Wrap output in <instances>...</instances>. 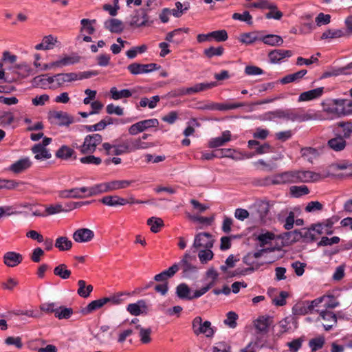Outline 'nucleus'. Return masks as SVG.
Wrapping results in <instances>:
<instances>
[{
  "label": "nucleus",
  "mask_w": 352,
  "mask_h": 352,
  "mask_svg": "<svg viewBox=\"0 0 352 352\" xmlns=\"http://www.w3.org/2000/svg\"><path fill=\"white\" fill-rule=\"evenodd\" d=\"M338 129L343 133L344 138L350 137L352 133V122H340L338 124Z\"/></svg>",
  "instance_id": "nucleus-57"
},
{
  "label": "nucleus",
  "mask_w": 352,
  "mask_h": 352,
  "mask_svg": "<svg viewBox=\"0 0 352 352\" xmlns=\"http://www.w3.org/2000/svg\"><path fill=\"white\" fill-rule=\"evenodd\" d=\"M231 140V132L230 131H224L221 137L212 138L209 140L208 146L209 148H214L225 145Z\"/></svg>",
  "instance_id": "nucleus-20"
},
{
  "label": "nucleus",
  "mask_w": 352,
  "mask_h": 352,
  "mask_svg": "<svg viewBox=\"0 0 352 352\" xmlns=\"http://www.w3.org/2000/svg\"><path fill=\"white\" fill-rule=\"evenodd\" d=\"M76 72L56 74H55V78H56V87H60L66 82L76 81Z\"/></svg>",
  "instance_id": "nucleus-30"
},
{
  "label": "nucleus",
  "mask_w": 352,
  "mask_h": 352,
  "mask_svg": "<svg viewBox=\"0 0 352 352\" xmlns=\"http://www.w3.org/2000/svg\"><path fill=\"white\" fill-rule=\"evenodd\" d=\"M293 54L291 50H274L269 52L268 57L272 63L276 64L280 63L285 58L290 57Z\"/></svg>",
  "instance_id": "nucleus-21"
},
{
  "label": "nucleus",
  "mask_w": 352,
  "mask_h": 352,
  "mask_svg": "<svg viewBox=\"0 0 352 352\" xmlns=\"http://www.w3.org/2000/svg\"><path fill=\"white\" fill-rule=\"evenodd\" d=\"M235 152L234 150L231 148H221L216 151L217 157H228L236 160H243V157H238L234 156L233 153Z\"/></svg>",
  "instance_id": "nucleus-50"
},
{
  "label": "nucleus",
  "mask_w": 352,
  "mask_h": 352,
  "mask_svg": "<svg viewBox=\"0 0 352 352\" xmlns=\"http://www.w3.org/2000/svg\"><path fill=\"white\" fill-rule=\"evenodd\" d=\"M260 41L270 46H280L283 43L282 37L276 34L261 36Z\"/></svg>",
  "instance_id": "nucleus-32"
},
{
  "label": "nucleus",
  "mask_w": 352,
  "mask_h": 352,
  "mask_svg": "<svg viewBox=\"0 0 352 352\" xmlns=\"http://www.w3.org/2000/svg\"><path fill=\"white\" fill-rule=\"evenodd\" d=\"M290 192L294 197H300L309 193V189L305 185L293 186L290 188Z\"/></svg>",
  "instance_id": "nucleus-48"
},
{
  "label": "nucleus",
  "mask_w": 352,
  "mask_h": 352,
  "mask_svg": "<svg viewBox=\"0 0 352 352\" xmlns=\"http://www.w3.org/2000/svg\"><path fill=\"white\" fill-rule=\"evenodd\" d=\"M196 262V250H190L184 254L180 262L177 263L179 269L182 270L184 276L190 277L197 272Z\"/></svg>",
  "instance_id": "nucleus-3"
},
{
  "label": "nucleus",
  "mask_w": 352,
  "mask_h": 352,
  "mask_svg": "<svg viewBox=\"0 0 352 352\" xmlns=\"http://www.w3.org/2000/svg\"><path fill=\"white\" fill-rule=\"evenodd\" d=\"M94 237V232L89 228H80L73 234V239L77 243H87Z\"/></svg>",
  "instance_id": "nucleus-15"
},
{
  "label": "nucleus",
  "mask_w": 352,
  "mask_h": 352,
  "mask_svg": "<svg viewBox=\"0 0 352 352\" xmlns=\"http://www.w3.org/2000/svg\"><path fill=\"white\" fill-rule=\"evenodd\" d=\"M75 153L74 149L69 148L66 145L61 146L56 153V157L57 158L67 160Z\"/></svg>",
  "instance_id": "nucleus-41"
},
{
  "label": "nucleus",
  "mask_w": 352,
  "mask_h": 352,
  "mask_svg": "<svg viewBox=\"0 0 352 352\" xmlns=\"http://www.w3.org/2000/svg\"><path fill=\"white\" fill-rule=\"evenodd\" d=\"M324 297H326L324 300V308H336L340 305L338 300L333 295H324Z\"/></svg>",
  "instance_id": "nucleus-64"
},
{
  "label": "nucleus",
  "mask_w": 352,
  "mask_h": 352,
  "mask_svg": "<svg viewBox=\"0 0 352 352\" xmlns=\"http://www.w3.org/2000/svg\"><path fill=\"white\" fill-rule=\"evenodd\" d=\"M296 170L285 171L274 175V176L256 178L254 181V184L257 186H266L272 184L278 185L296 183Z\"/></svg>",
  "instance_id": "nucleus-2"
},
{
  "label": "nucleus",
  "mask_w": 352,
  "mask_h": 352,
  "mask_svg": "<svg viewBox=\"0 0 352 352\" xmlns=\"http://www.w3.org/2000/svg\"><path fill=\"white\" fill-rule=\"evenodd\" d=\"M210 36H211L212 39L217 42L226 41L228 38V33L225 30L211 32Z\"/></svg>",
  "instance_id": "nucleus-59"
},
{
  "label": "nucleus",
  "mask_w": 352,
  "mask_h": 352,
  "mask_svg": "<svg viewBox=\"0 0 352 352\" xmlns=\"http://www.w3.org/2000/svg\"><path fill=\"white\" fill-rule=\"evenodd\" d=\"M214 240L212 235L208 232H200L195 235L193 244L190 248V250L197 251L199 248L208 249L212 248L214 245Z\"/></svg>",
  "instance_id": "nucleus-7"
},
{
  "label": "nucleus",
  "mask_w": 352,
  "mask_h": 352,
  "mask_svg": "<svg viewBox=\"0 0 352 352\" xmlns=\"http://www.w3.org/2000/svg\"><path fill=\"white\" fill-rule=\"evenodd\" d=\"M256 212L261 222L266 223L269 219L268 214L270 209V204L269 201H260L256 205Z\"/></svg>",
  "instance_id": "nucleus-25"
},
{
  "label": "nucleus",
  "mask_w": 352,
  "mask_h": 352,
  "mask_svg": "<svg viewBox=\"0 0 352 352\" xmlns=\"http://www.w3.org/2000/svg\"><path fill=\"white\" fill-rule=\"evenodd\" d=\"M287 121L303 122L316 120L317 115L313 110L302 108L287 109Z\"/></svg>",
  "instance_id": "nucleus-4"
},
{
  "label": "nucleus",
  "mask_w": 352,
  "mask_h": 352,
  "mask_svg": "<svg viewBox=\"0 0 352 352\" xmlns=\"http://www.w3.org/2000/svg\"><path fill=\"white\" fill-rule=\"evenodd\" d=\"M261 36L258 32L243 33L240 36V41L243 43L250 45L255 41H260Z\"/></svg>",
  "instance_id": "nucleus-44"
},
{
  "label": "nucleus",
  "mask_w": 352,
  "mask_h": 352,
  "mask_svg": "<svg viewBox=\"0 0 352 352\" xmlns=\"http://www.w3.org/2000/svg\"><path fill=\"white\" fill-rule=\"evenodd\" d=\"M238 318V315L231 311L226 314V318L224 320L223 322L228 327L234 329L236 327Z\"/></svg>",
  "instance_id": "nucleus-55"
},
{
  "label": "nucleus",
  "mask_w": 352,
  "mask_h": 352,
  "mask_svg": "<svg viewBox=\"0 0 352 352\" xmlns=\"http://www.w3.org/2000/svg\"><path fill=\"white\" fill-rule=\"evenodd\" d=\"M326 297H324V296H320L319 298H317L311 301L309 300H305L300 303H297L293 308H308V309H312L315 308L320 303L324 302V300H325Z\"/></svg>",
  "instance_id": "nucleus-39"
},
{
  "label": "nucleus",
  "mask_w": 352,
  "mask_h": 352,
  "mask_svg": "<svg viewBox=\"0 0 352 352\" xmlns=\"http://www.w3.org/2000/svg\"><path fill=\"white\" fill-rule=\"evenodd\" d=\"M160 65L156 63L140 64L133 63L127 66V69L133 75L146 74L160 68Z\"/></svg>",
  "instance_id": "nucleus-11"
},
{
  "label": "nucleus",
  "mask_w": 352,
  "mask_h": 352,
  "mask_svg": "<svg viewBox=\"0 0 352 352\" xmlns=\"http://www.w3.org/2000/svg\"><path fill=\"white\" fill-rule=\"evenodd\" d=\"M296 183L315 182L321 179L318 173L311 170H296Z\"/></svg>",
  "instance_id": "nucleus-13"
},
{
  "label": "nucleus",
  "mask_w": 352,
  "mask_h": 352,
  "mask_svg": "<svg viewBox=\"0 0 352 352\" xmlns=\"http://www.w3.org/2000/svg\"><path fill=\"white\" fill-rule=\"evenodd\" d=\"M324 92V87H318L301 93L298 97V102H307L320 98Z\"/></svg>",
  "instance_id": "nucleus-22"
},
{
  "label": "nucleus",
  "mask_w": 352,
  "mask_h": 352,
  "mask_svg": "<svg viewBox=\"0 0 352 352\" xmlns=\"http://www.w3.org/2000/svg\"><path fill=\"white\" fill-rule=\"evenodd\" d=\"M100 202L111 207H117L126 204L127 199L118 195H107L100 199Z\"/></svg>",
  "instance_id": "nucleus-23"
},
{
  "label": "nucleus",
  "mask_w": 352,
  "mask_h": 352,
  "mask_svg": "<svg viewBox=\"0 0 352 352\" xmlns=\"http://www.w3.org/2000/svg\"><path fill=\"white\" fill-rule=\"evenodd\" d=\"M91 190L92 197L104 192H110L108 182L100 183L91 186Z\"/></svg>",
  "instance_id": "nucleus-51"
},
{
  "label": "nucleus",
  "mask_w": 352,
  "mask_h": 352,
  "mask_svg": "<svg viewBox=\"0 0 352 352\" xmlns=\"http://www.w3.org/2000/svg\"><path fill=\"white\" fill-rule=\"evenodd\" d=\"M210 289L209 287H203L200 289L192 291L189 287L185 284H179L176 288L177 296L184 300H192L199 298L206 293Z\"/></svg>",
  "instance_id": "nucleus-6"
},
{
  "label": "nucleus",
  "mask_w": 352,
  "mask_h": 352,
  "mask_svg": "<svg viewBox=\"0 0 352 352\" xmlns=\"http://www.w3.org/2000/svg\"><path fill=\"white\" fill-rule=\"evenodd\" d=\"M43 309H16L9 313L8 317L12 318L13 316L18 317L22 320H26L28 318H39L43 314Z\"/></svg>",
  "instance_id": "nucleus-12"
},
{
  "label": "nucleus",
  "mask_w": 352,
  "mask_h": 352,
  "mask_svg": "<svg viewBox=\"0 0 352 352\" xmlns=\"http://www.w3.org/2000/svg\"><path fill=\"white\" fill-rule=\"evenodd\" d=\"M210 249H203L199 252L198 257L202 264H206L213 258L214 254Z\"/></svg>",
  "instance_id": "nucleus-52"
},
{
  "label": "nucleus",
  "mask_w": 352,
  "mask_h": 352,
  "mask_svg": "<svg viewBox=\"0 0 352 352\" xmlns=\"http://www.w3.org/2000/svg\"><path fill=\"white\" fill-rule=\"evenodd\" d=\"M188 28H177L168 32L165 38L168 42L175 43L176 45L180 44L184 39V33H188Z\"/></svg>",
  "instance_id": "nucleus-17"
},
{
  "label": "nucleus",
  "mask_w": 352,
  "mask_h": 352,
  "mask_svg": "<svg viewBox=\"0 0 352 352\" xmlns=\"http://www.w3.org/2000/svg\"><path fill=\"white\" fill-rule=\"evenodd\" d=\"M80 56H66L63 58L58 60L59 67L74 65L80 61Z\"/></svg>",
  "instance_id": "nucleus-54"
},
{
  "label": "nucleus",
  "mask_w": 352,
  "mask_h": 352,
  "mask_svg": "<svg viewBox=\"0 0 352 352\" xmlns=\"http://www.w3.org/2000/svg\"><path fill=\"white\" fill-rule=\"evenodd\" d=\"M136 91L135 89H124L122 90H118L116 87H111L110 89L111 97L113 100H118L122 98H127L135 93Z\"/></svg>",
  "instance_id": "nucleus-26"
},
{
  "label": "nucleus",
  "mask_w": 352,
  "mask_h": 352,
  "mask_svg": "<svg viewBox=\"0 0 352 352\" xmlns=\"http://www.w3.org/2000/svg\"><path fill=\"white\" fill-rule=\"evenodd\" d=\"M56 43H57L56 37H54L52 35L45 36L43 37L42 42L35 46V49L36 50H51L54 47Z\"/></svg>",
  "instance_id": "nucleus-29"
},
{
  "label": "nucleus",
  "mask_w": 352,
  "mask_h": 352,
  "mask_svg": "<svg viewBox=\"0 0 352 352\" xmlns=\"http://www.w3.org/2000/svg\"><path fill=\"white\" fill-rule=\"evenodd\" d=\"M352 68V62L348 64L344 67L332 69L329 71H327L322 74V78H326L331 76H337L340 74H346V70Z\"/></svg>",
  "instance_id": "nucleus-46"
},
{
  "label": "nucleus",
  "mask_w": 352,
  "mask_h": 352,
  "mask_svg": "<svg viewBox=\"0 0 352 352\" xmlns=\"http://www.w3.org/2000/svg\"><path fill=\"white\" fill-rule=\"evenodd\" d=\"M3 263L10 267L17 266L23 261V256L15 252H8L3 255Z\"/></svg>",
  "instance_id": "nucleus-19"
},
{
  "label": "nucleus",
  "mask_w": 352,
  "mask_h": 352,
  "mask_svg": "<svg viewBox=\"0 0 352 352\" xmlns=\"http://www.w3.org/2000/svg\"><path fill=\"white\" fill-rule=\"evenodd\" d=\"M58 197L63 199H82V195L78 194L76 188L63 190L58 192Z\"/></svg>",
  "instance_id": "nucleus-47"
},
{
  "label": "nucleus",
  "mask_w": 352,
  "mask_h": 352,
  "mask_svg": "<svg viewBox=\"0 0 352 352\" xmlns=\"http://www.w3.org/2000/svg\"><path fill=\"white\" fill-rule=\"evenodd\" d=\"M102 141V137L98 133L88 135L85 137L82 145L80 146V151L83 154L92 153Z\"/></svg>",
  "instance_id": "nucleus-8"
},
{
  "label": "nucleus",
  "mask_w": 352,
  "mask_h": 352,
  "mask_svg": "<svg viewBox=\"0 0 352 352\" xmlns=\"http://www.w3.org/2000/svg\"><path fill=\"white\" fill-rule=\"evenodd\" d=\"M96 20H90L88 19H83L80 21L82 25L81 31L85 30L89 34H93L95 32V28L92 25V23H96Z\"/></svg>",
  "instance_id": "nucleus-60"
},
{
  "label": "nucleus",
  "mask_w": 352,
  "mask_h": 352,
  "mask_svg": "<svg viewBox=\"0 0 352 352\" xmlns=\"http://www.w3.org/2000/svg\"><path fill=\"white\" fill-rule=\"evenodd\" d=\"M320 316L323 320H329V322H330V324H323V326L326 330H330L332 328V327L333 326V324H335L337 322V318H336L335 314H333L331 311H329L328 309H325L324 311H322L320 314Z\"/></svg>",
  "instance_id": "nucleus-37"
},
{
  "label": "nucleus",
  "mask_w": 352,
  "mask_h": 352,
  "mask_svg": "<svg viewBox=\"0 0 352 352\" xmlns=\"http://www.w3.org/2000/svg\"><path fill=\"white\" fill-rule=\"evenodd\" d=\"M126 142L128 143L129 151L131 152L135 151L137 150H144L151 147H153L154 145L151 142H145L141 140V138H129L126 139Z\"/></svg>",
  "instance_id": "nucleus-24"
},
{
  "label": "nucleus",
  "mask_w": 352,
  "mask_h": 352,
  "mask_svg": "<svg viewBox=\"0 0 352 352\" xmlns=\"http://www.w3.org/2000/svg\"><path fill=\"white\" fill-rule=\"evenodd\" d=\"M307 73V69H301L297 72L287 75L280 80V83L283 85L288 84L290 82H297L302 79Z\"/></svg>",
  "instance_id": "nucleus-35"
},
{
  "label": "nucleus",
  "mask_w": 352,
  "mask_h": 352,
  "mask_svg": "<svg viewBox=\"0 0 352 352\" xmlns=\"http://www.w3.org/2000/svg\"><path fill=\"white\" fill-rule=\"evenodd\" d=\"M136 329L140 330L139 332V336L140 338V340L143 344H147L149 343L151 340V328H143L140 326H137Z\"/></svg>",
  "instance_id": "nucleus-53"
},
{
  "label": "nucleus",
  "mask_w": 352,
  "mask_h": 352,
  "mask_svg": "<svg viewBox=\"0 0 352 352\" xmlns=\"http://www.w3.org/2000/svg\"><path fill=\"white\" fill-rule=\"evenodd\" d=\"M217 85L216 82L197 83L193 87H188L189 95L212 89Z\"/></svg>",
  "instance_id": "nucleus-36"
},
{
  "label": "nucleus",
  "mask_w": 352,
  "mask_h": 352,
  "mask_svg": "<svg viewBox=\"0 0 352 352\" xmlns=\"http://www.w3.org/2000/svg\"><path fill=\"white\" fill-rule=\"evenodd\" d=\"M243 261L247 265H249L250 267H248V268L242 269V270H241L239 268L235 270V271L233 273V276L239 275V274H246L248 272H252L255 270V267L253 266L254 262L251 256V253H249L246 256H245L243 258Z\"/></svg>",
  "instance_id": "nucleus-33"
},
{
  "label": "nucleus",
  "mask_w": 352,
  "mask_h": 352,
  "mask_svg": "<svg viewBox=\"0 0 352 352\" xmlns=\"http://www.w3.org/2000/svg\"><path fill=\"white\" fill-rule=\"evenodd\" d=\"M78 289L77 294L82 298H87L89 296L91 292L93 291V286L91 285L86 284L84 280H79L78 281Z\"/></svg>",
  "instance_id": "nucleus-38"
},
{
  "label": "nucleus",
  "mask_w": 352,
  "mask_h": 352,
  "mask_svg": "<svg viewBox=\"0 0 352 352\" xmlns=\"http://www.w3.org/2000/svg\"><path fill=\"white\" fill-rule=\"evenodd\" d=\"M109 190L113 191L128 188L133 181L131 180H113L109 182Z\"/></svg>",
  "instance_id": "nucleus-42"
},
{
  "label": "nucleus",
  "mask_w": 352,
  "mask_h": 352,
  "mask_svg": "<svg viewBox=\"0 0 352 352\" xmlns=\"http://www.w3.org/2000/svg\"><path fill=\"white\" fill-rule=\"evenodd\" d=\"M232 19L234 20L244 21L248 25H252L253 23L252 16L248 11H244L243 14L235 12L232 14Z\"/></svg>",
  "instance_id": "nucleus-58"
},
{
  "label": "nucleus",
  "mask_w": 352,
  "mask_h": 352,
  "mask_svg": "<svg viewBox=\"0 0 352 352\" xmlns=\"http://www.w3.org/2000/svg\"><path fill=\"white\" fill-rule=\"evenodd\" d=\"M149 8H140L133 15L131 25H135L138 28L150 26L153 21H150L148 15Z\"/></svg>",
  "instance_id": "nucleus-10"
},
{
  "label": "nucleus",
  "mask_w": 352,
  "mask_h": 352,
  "mask_svg": "<svg viewBox=\"0 0 352 352\" xmlns=\"http://www.w3.org/2000/svg\"><path fill=\"white\" fill-rule=\"evenodd\" d=\"M192 329L195 334H204L208 338L212 337L214 334L210 322L205 321L203 322L202 318L199 316L196 317L193 320Z\"/></svg>",
  "instance_id": "nucleus-9"
},
{
  "label": "nucleus",
  "mask_w": 352,
  "mask_h": 352,
  "mask_svg": "<svg viewBox=\"0 0 352 352\" xmlns=\"http://www.w3.org/2000/svg\"><path fill=\"white\" fill-rule=\"evenodd\" d=\"M47 314H53L55 317L59 320L69 319L72 316H78V314L74 313L73 309H43Z\"/></svg>",
  "instance_id": "nucleus-28"
},
{
  "label": "nucleus",
  "mask_w": 352,
  "mask_h": 352,
  "mask_svg": "<svg viewBox=\"0 0 352 352\" xmlns=\"http://www.w3.org/2000/svg\"><path fill=\"white\" fill-rule=\"evenodd\" d=\"M272 323V318L266 315L259 316L254 319L252 322V328L256 338L261 339L267 334Z\"/></svg>",
  "instance_id": "nucleus-5"
},
{
  "label": "nucleus",
  "mask_w": 352,
  "mask_h": 352,
  "mask_svg": "<svg viewBox=\"0 0 352 352\" xmlns=\"http://www.w3.org/2000/svg\"><path fill=\"white\" fill-rule=\"evenodd\" d=\"M54 274L63 280H65L70 277L72 272L67 268V266L65 264L61 263L54 267Z\"/></svg>",
  "instance_id": "nucleus-40"
},
{
  "label": "nucleus",
  "mask_w": 352,
  "mask_h": 352,
  "mask_svg": "<svg viewBox=\"0 0 352 352\" xmlns=\"http://www.w3.org/2000/svg\"><path fill=\"white\" fill-rule=\"evenodd\" d=\"M329 146L335 151H340L346 146V141L344 138L340 135L330 139L328 141Z\"/></svg>",
  "instance_id": "nucleus-34"
},
{
  "label": "nucleus",
  "mask_w": 352,
  "mask_h": 352,
  "mask_svg": "<svg viewBox=\"0 0 352 352\" xmlns=\"http://www.w3.org/2000/svg\"><path fill=\"white\" fill-rule=\"evenodd\" d=\"M288 296L289 294L287 292L282 291L280 292L278 296L273 298L272 300L275 306L282 307L285 305L286 298L288 297Z\"/></svg>",
  "instance_id": "nucleus-62"
},
{
  "label": "nucleus",
  "mask_w": 352,
  "mask_h": 352,
  "mask_svg": "<svg viewBox=\"0 0 352 352\" xmlns=\"http://www.w3.org/2000/svg\"><path fill=\"white\" fill-rule=\"evenodd\" d=\"M142 289H135L131 292H118L110 294L107 297H104L91 302L86 308H101L104 305L109 303L110 306H118L124 302L130 296L139 294Z\"/></svg>",
  "instance_id": "nucleus-1"
},
{
  "label": "nucleus",
  "mask_w": 352,
  "mask_h": 352,
  "mask_svg": "<svg viewBox=\"0 0 352 352\" xmlns=\"http://www.w3.org/2000/svg\"><path fill=\"white\" fill-rule=\"evenodd\" d=\"M104 28L112 33H121L124 29L122 22L117 19H111L105 21Z\"/></svg>",
  "instance_id": "nucleus-31"
},
{
  "label": "nucleus",
  "mask_w": 352,
  "mask_h": 352,
  "mask_svg": "<svg viewBox=\"0 0 352 352\" xmlns=\"http://www.w3.org/2000/svg\"><path fill=\"white\" fill-rule=\"evenodd\" d=\"M322 209L323 205L320 202L318 201H312L307 204L305 210L307 212H314L317 211H320Z\"/></svg>",
  "instance_id": "nucleus-61"
},
{
  "label": "nucleus",
  "mask_w": 352,
  "mask_h": 352,
  "mask_svg": "<svg viewBox=\"0 0 352 352\" xmlns=\"http://www.w3.org/2000/svg\"><path fill=\"white\" fill-rule=\"evenodd\" d=\"M333 111L338 116L349 115L352 113V100L349 99H338L334 100Z\"/></svg>",
  "instance_id": "nucleus-14"
},
{
  "label": "nucleus",
  "mask_w": 352,
  "mask_h": 352,
  "mask_svg": "<svg viewBox=\"0 0 352 352\" xmlns=\"http://www.w3.org/2000/svg\"><path fill=\"white\" fill-rule=\"evenodd\" d=\"M54 245L60 251H67L72 248V242L66 236H60L56 239Z\"/></svg>",
  "instance_id": "nucleus-43"
},
{
  "label": "nucleus",
  "mask_w": 352,
  "mask_h": 352,
  "mask_svg": "<svg viewBox=\"0 0 352 352\" xmlns=\"http://www.w3.org/2000/svg\"><path fill=\"white\" fill-rule=\"evenodd\" d=\"M147 224L151 226V231L157 233L164 224L161 218L152 217L147 220Z\"/></svg>",
  "instance_id": "nucleus-45"
},
{
  "label": "nucleus",
  "mask_w": 352,
  "mask_h": 352,
  "mask_svg": "<svg viewBox=\"0 0 352 352\" xmlns=\"http://www.w3.org/2000/svg\"><path fill=\"white\" fill-rule=\"evenodd\" d=\"M32 151L35 155L34 158L38 160H47L52 157L49 151L41 144H35L32 148Z\"/></svg>",
  "instance_id": "nucleus-27"
},
{
  "label": "nucleus",
  "mask_w": 352,
  "mask_h": 352,
  "mask_svg": "<svg viewBox=\"0 0 352 352\" xmlns=\"http://www.w3.org/2000/svg\"><path fill=\"white\" fill-rule=\"evenodd\" d=\"M344 36V32L341 30H327L324 32L321 36V39L340 38Z\"/></svg>",
  "instance_id": "nucleus-56"
},
{
  "label": "nucleus",
  "mask_w": 352,
  "mask_h": 352,
  "mask_svg": "<svg viewBox=\"0 0 352 352\" xmlns=\"http://www.w3.org/2000/svg\"><path fill=\"white\" fill-rule=\"evenodd\" d=\"M224 52V48L222 46L217 47H210L204 50V54L208 58H211L214 56H221Z\"/></svg>",
  "instance_id": "nucleus-49"
},
{
  "label": "nucleus",
  "mask_w": 352,
  "mask_h": 352,
  "mask_svg": "<svg viewBox=\"0 0 352 352\" xmlns=\"http://www.w3.org/2000/svg\"><path fill=\"white\" fill-rule=\"evenodd\" d=\"M275 238V235L270 232H267L265 233H262L258 236V240L261 243V246H264L271 242V241L274 240Z\"/></svg>",
  "instance_id": "nucleus-63"
},
{
  "label": "nucleus",
  "mask_w": 352,
  "mask_h": 352,
  "mask_svg": "<svg viewBox=\"0 0 352 352\" xmlns=\"http://www.w3.org/2000/svg\"><path fill=\"white\" fill-rule=\"evenodd\" d=\"M32 162L30 157H25L21 158L12 164L9 168V170L14 173L19 174L28 170L32 166Z\"/></svg>",
  "instance_id": "nucleus-16"
},
{
  "label": "nucleus",
  "mask_w": 352,
  "mask_h": 352,
  "mask_svg": "<svg viewBox=\"0 0 352 352\" xmlns=\"http://www.w3.org/2000/svg\"><path fill=\"white\" fill-rule=\"evenodd\" d=\"M50 116L52 118L57 120V124L59 126H69L74 122L72 116L69 115L67 112L64 111H53L51 113Z\"/></svg>",
  "instance_id": "nucleus-18"
}]
</instances>
